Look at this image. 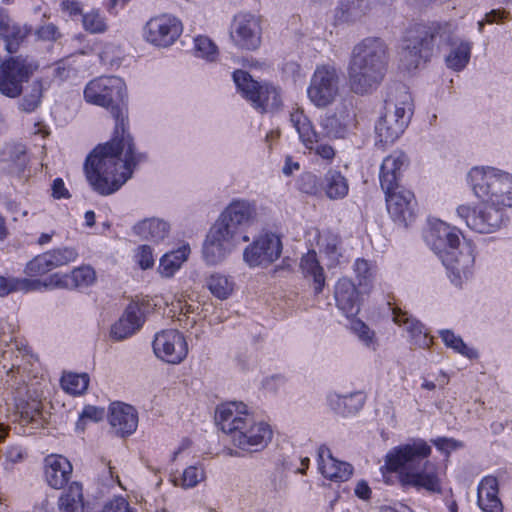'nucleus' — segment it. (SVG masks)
Instances as JSON below:
<instances>
[{
	"instance_id": "1",
	"label": "nucleus",
	"mask_w": 512,
	"mask_h": 512,
	"mask_svg": "<svg viewBox=\"0 0 512 512\" xmlns=\"http://www.w3.org/2000/svg\"><path fill=\"white\" fill-rule=\"evenodd\" d=\"M125 98V82L117 76L95 78L84 89L86 102L106 108L115 120L111 140L95 147L84 166L90 186L104 196L118 191L132 177L136 167L146 160V155L137 151L127 129Z\"/></svg>"
},
{
	"instance_id": "2",
	"label": "nucleus",
	"mask_w": 512,
	"mask_h": 512,
	"mask_svg": "<svg viewBox=\"0 0 512 512\" xmlns=\"http://www.w3.org/2000/svg\"><path fill=\"white\" fill-rule=\"evenodd\" d=\"M467 182L480 202L458 205L457 217L478 234L502 229L508 221L507 209L512 208V174L492 166H475L469 170Z\"/></svg>"
},
{
	"instance_id": "3",
	"label": "nucleus",
	"mask_w": 512,
	"mask_h": 512,
	"mask_svg": "<svg viewBox=\"0 0 512 512\" xmlns=\"http://www.w3.org/2000/svg\"><path fill=\"white\" fill-rule=\"evenodd\" d=\"M432 448L423 439H413L393 447L385 456L383 469L398 474V481L404 490L415 489L429 494L443 491V469L429 460Z\"/></svg>"
},
{
	"instance_id": "4",
	"label": "nucleus",
	"mask_w": 512,
	"mask_h": 512,
	"mask_svg": "<svg viewBox=\"0 0 512 512\" xmlns=\"http://www.w3.org/2000/svg\"><path fill=\"white\" fill-rule=\"evenodd\" d=\"M387 61V45L381 38L367 37L357 43L348 65L351 90L363 95L375 89L383 80Z\"/></svg>"
},
{
	"instance_id": "5",
	"label": "nucleus",
	"mask_w": 512,
	"mask_h": 512,
	"mask_svg": "<svg viewBox=\"0 0 512 512\" xmlns=\"http://www.w3.org/2000/svg\"><path fill=\"white\" fill-rule=\"evenodd\" d=\"M413 115L411 94L405 87H400L388 94L376 125L378 140L385 144L394 143L407 128Z\"/></svg>"
},
{
	"instance_id": "6",
	"label": "nucleus",
	"mask_w": 512,
	"mask_h": 512,
	"mask_svg": "<svg viewBox=\"0 0 512 512\" xmlns=\"http://www.w3.org/2000/svg\"><path fill=\"white\" fill-rule=\"evenodd\" d=\"M433 23L416 25L408 30L402 40L399 51V65L405 71L411 72L426 63L434 50Z\"/></svg>"
},
{
	"instance_id": "7",
	"label": "nucleus",
	"mask_w": 512,
	"mask_h": 512,
	"mask_svg": "<svg viewBox=\"0 0 512 512\" xmlns=\"http://www.w3.org/2000/svg\"><path fill=\"white\" fill-rule=\"evenodd\" d=\"M249 236L235 232L220 219H216L209 228L202 245V258L209 266L222 263L242 242H248Z\"/></svg>"
},
{
	"instance_id": "8",
	"label": "nucleus",
	"mask_w": 512,
	"mask_h": 512,
	"mask_svg": "<svg viewBox=\"0 0 512 512\" xmlns=\"http://www.w3.org/2000/svg\"><path fill=\"white\" fill-rule=\"evenodd\" d=\"M342 78L339 69L331 63L317 65L307 86L309 101L319 109L336 102L341 94Z\"/></svg>"
},
{
	"instance_id": "9",
	"label": "nucleus",
	"mask_w": 512,
	"mask_h": 512,
	"mask_svg": "<svg viewBox=\"0 0 512 512\" xmlns=\"http://www.w3.org/2000/svg\"><path fill=\"white\" fill-rule=\"evenodd\" d=\"M434 47L439 43L448 45V52L445 55L446 66L459 72L465 69L470 61L473 43L459 36L456 27L451 23H433Z\"/></svg>"
},
{
	"instance_id": "10",
	"label": "nucleus",
	"mask_w": 512,
	"mask_h": 512,
	"mask_svg": "<svg viewBox=\"0 0 512 512\" xmlns=\"http://www.w3.org/2000/svg\"><path fill=\"white\" fill-rule=\"evenodd\" d=\"M233 81L243 96L261 113L271 112L281 106L280 91L269 83H259L243 70L233 73Z\"/></svg>"
},
{
	"instance_id": "11",
	"label": "nucleus",
	"mask_w": 512,
	"mask_h": 512,
	"mask_svg": "<svg viewBox=\"0 0 512 512\" xmlns=\"http://www.w3.org/2000/svg\"><path fill=\"white\" fill-rule=\"evenodd\" d=\"M440 259L456 287H462L473 277L475 247L470 242H463L457 248L445 252Z\"/></svg>"
},
{
	"instance_id": "12",
	"label": "nucleus",
	"mask_w": 512,
	"mask_h": 512,
	"mask_svg": "<svg viewBox=\"0 0 512 512\" xmlns=\"http://www.w3.org/2000/svg\"><path fill=\"white\" fill-rule=\"evenodd\" d=\"M229 36L232 43L239 49L256 50L261 45L262 27L258 16L240 12L230 24Z\"/></svg>"
},
{
	"instance_id": "13",
	"label": "nucleus",
	"mask_w": 512,
	"mask_h": 512,
	"mask_svg": "<svg viewBox=\"0 0 512 512\" xmlns=\"http://www.w3.org/2000/svg\"><path fill=\"white\" fill-rule=\"evenodd\" d=\"M282 242L274 233H263L243 251V260L249 267H267L281 255Z\"/></svg>"
},
{
	"instance_id": "14",
	"label": "nucleus",
	"mask_w": 512,
	"mask_h": 512,
	"mask_svg": "<svg viewBox=\"0 0 512 512\" xmlns=\"http://www.w3.org/2000/svg\"><path fill=\"white\" fill-rule=\"evenodd\" d=\"M156 357L169 364H179L188 355V344L177 329H163L154 335L152 342Z\"/></svg>"
},
{
	"instance_id": "15",
	"label": "nucleus",
	"mask_w": 512,
	"mask_h": 512,
	"mask_svg": "<svg viewBox=\"0 0 512 512\" xmlns=\"http://www.w3.org/2000/svg\"><path fill=\"white\" fill-rule=\"evenodd\" d=\"M272 429L264 421H258L253 415L235 432L231 440L234 446L247 452L264 449L272 439Z\"/></svg>"
},
{
	"instance_id": "16",
	"label": "nucleus",
	"mask_w": 512,
	"mask_h": 512,
	"mask_svg": "<svg viewBox=\"0 0 512 512\" xmlns=\"http://www.w3.org/2000/svg\"><path fill=\"white\" fill-rule=\"evenodd\" d=\"M260 210L261 208L255 201L234 199L224 208L218 219L235 232L246 234L244 230L259 221Z\"/></svg>"
},
{
	"instance_id": "17",
	"label": "nucleus",
	"mask_w": 512,
	"mask_h": 512,
	"mask_svg": "<svg viewBox=\"0 0 512 512\" xmlns=\"http://www.w3.org/2000/svg\"><path fill=\"white\" fill-rule=\"evenodd\" d=\"M181 33V22L176 17L167 14L150 19L144 29L145 39L159 47L170 46Z\"/></svg>"
},
{
	"instance_id": "18",
	"label": "nucleus",
	"mask_w": 512,
	"mask_h": 512,
	"mask_svg": "<svg viewBox=\"0 0 512 512\" xmlns=\"http://www.w3.org/2000/svg\"><path fill=\"white\" fill-rule=\"evenodd\" d=\"M29 78V64L26 59L11 58L0 67V92L8 97H16L22 92L23 82Z\"/></svg>"
},
{
	"instance_id": "19",
	"label": "nucleus",
	"mask_w": 512,
	"mask_h": 512,
	"mask_svg": "<svg viewBox=\"0 0 512 512\" xmlns=\"http://www.w3.org/2000/svg\"><path fill=\"white\" fill-rule=\"evenodd\" d=\"M460 235L461 231L456 226L442 220H434L425 234V240L441 258L442 254L462 244Z\"/></svg>"
},
{
	"instance_id": "20",
	"label": "nucleus",
	"mask_w": 512,
	"mask_h": 512,
	"mask_svg": "<svg viewBox=\"0 0 512 512\" xmlns=\"http://www.w3.org/2000/svg\"><path fill=\"white\" fill-rule=\"evenodd\" d=\"M388 213L394 221L408 225L415 218L417 203L414 194L405 188L395 187L384 191Z\"/></svg>"
},
{
	"instance_id": "21",
	"label": "nucleus",
	"mask_w": 512,
	"mask_h": 512,
	"mask_svg": "<svg viewBox=\"0 0 512 512\" xmlns=\"http://www.w3.org/2000/svg\"><path fill=\"white\" fill-rule=\"evenodd\" d=\"M318 469L327 479L337 482L347 481L353 474L351 464L333 457L330 449L321 445L317 450Z\"/></svg>"
},
{
	"instance_id": "22",
	"label": "nucleus",
	"mask_w": 512,
	"mask_h": 512,
	"mask_svg": "<svg viewBox=\"0 0 512 512\" xmlns=\"http://www.w3.org/2000/svg\"><path fill=\"white\" fill-rule=\"evenodd\" d=\"M251 417L242 402H229L217 408L216 421L221 430L231 437Z\"/></svg>"
},
{
	"instance_id": "23",
	"label": "nucleus",
	"mask_w": 512,
	"mask_h": 512,
	"mask_svg": "<svg viewBox=\"0 0 512 512\" xmlns=\"http://www.w3.org/2000/svg\"><path fill=\"white\" fill-rule=\"evenodd\" d=\"M109 412V423L117 435L126 436L135 432L138 415L132 406L114 402L110 405Z\"/></svg>"
},
{
	"instance_id": "24",
	"label": "nucleus",
	"mask_w": 512,
	"mask_h": 512,
	"mask_svg": "<svg viewBox=\"0 0 512 512\" xmlns=\"http://www.w3.org/2000/svg\"><path fill=\"white\" fill-rule=\"evenodd\" d=\"M72 470V464L62 455L51 454L44 460L45 480L54 489H61L68 483Z\"/></svg>"
},
{
	"instance_id": "25",
	"label": "nucleus",
	"mask_w": 512,
	"mask_h": 512,
	"mask_svg": "<svg viewBox=\"0 0 512 512\" xmlns=\"http://www.w3.org/2000/svg\"><path fill=\"white\" fill-rule=\"evenodd\" d=\"M144 323V312L137 303H130L119 320L111 327V337L123 340L133 335Z\"/></svg>"
},
{
	"instance_id": "26",
	"label": "nucleus",
	"mask_w": 512,
	"mask_h": 512,
	"mask_svg": "<svg viewBox=\"0 0 512 512\" xmlns=\"http://www.w3.org/2000/svg\"><path fill=\"white\" fill-rule=\"evenodd\" d=\"M408 159L401 151H394L384 158L380 167V184L384 191L393 190L398 187V180L404 167L407 166Z\"/></svg>"
},
{
	"instance_id": "27",
	"label": "nucleus",
	"mask_w": 512,
	"mask_h": 512,
	"mask_svg": "<svg viewBox=\"0 0 512 512\" xmlns=\"http://www.w3.org/2000/svg\"><path fill=\"white\" fill-rule=\"evenodd\" d=\"M78 256V251L74 247H59L34 257V266L38 272L45 273L52 269L75 262Z\"/></svg>"
},
{
	"instance_id": "28",
	"label": "nucleus",
	"mask_w": 512,
	"mask_h": 512,
	"mask_svg": "<svg viewBox=\"0 0 512 512\" xmlns=\"http://www.w3.org/2000/svg\"><path fill=\"white\" fill-rule=\"evenodd\" d=\"M334 297L337 307L347 316H355L360 310V297L355 284L341 278L335 285Z\"/></svg>"
},
{
	"instance_id": "29",
	"label": "nucleus",
	"mask_w": 512,
	"mask_h": 512,
	"mask_svg": "<svg viewBox=\"0 0 512 512\" xmlns=\"http://www.w3.org/2000/svg\"><path fill=\"white\" fill-rule=\"evenodd\" d=\"M391 310L393 321L404 328L409 334L410 341L413 345L419 348H428L431 345L432 339L428 336L426 329L418 320L410 317L406 312L397 307H393Z\"/></svg>"
},
{
	"instance_id": "30",
	"label": "nucleus",
	"mask_w": 512,
	"mask_h": 512,
	"mask_svg": "<svg viewBox=\"0 0 512 512\" xmlns=\"http://www.w3.org/2000/svg\"><path fill=\"white\" fill-rule=\"evenodd\" d=\"M498 481L493 476L484 477L477 490V503L482 512H503V505L498 497Z\"/></svg>"
},
{
	"instance_id": "31",
	"label": "nucleus",
	"mask_w": 512,
	"mask_h": 512,
	"mask_svg": "<svg viewBox=\"0 0 512 512\" xmlns=\"http://www.w3.org/2000/svg\"><path fill=\"white\" fill-rule=\"evenodd\" d=\"M170 228L167 221L152 217L137 222L133 226V232L142 240L159 243L168 237Z\"/></svg>"
},
{
	"instance_id": "32",
	"label": "nucleus",
	"mask_w": 512,
	"mask_h": 512,
	"mask_svg": "<svg viewBox=\"0 0 512 512\" xmlns=\"http://www.w3.org/2000/svg\"><path fill=\"white\" fill-rule=\"evenodd\" d=\"M290 122L299 135V139L307 149H314L319 142V134L315 131L310 119L303 110L296 108L290 113Z\"/></svg>"
},
{
	"instance_id": "33",
	"label": "nucleus",
	"mask_w": 512,
	"mask_h": 512,
	"mask_svg": "<svg viewBox=\"0 0 512 512\" xmlns=\"http://www.w3.org/2000/svg\"><path fill=\"white\" fill-rule=\"evenodd\" d=\"M190 253L189 244H183L176 250L167 252L160 258L158 272L162 277H172L181 268L182 264L187 261Z\"/></svg>"
},
{
	"instance_id": "34",
	"label": "nucleus",
	"mask_w": 512,
	"mask_h": 512,
	"mask_svg": "<svg viewBox=\"0 0 512 512\" xmlns=\"http://www.w3.org/2000/svg\"><path fill=\"white\" fill-rule=\"evenodd\" d=\"M300 269L306 278L313 279L315 293H321L325 286V274L315 251H308L305 255L302 256L300 261Z\"/></svg>"
},
{
	"instance_id": "35",
	"label": "nucleus",
	"mask_w": 512,
	"mask_h": 512,
	"mask_svg": "<svg viewBox=\"0 0 512 512\" xmlns=\"http://www.w3.org/2000/svg\"><path fill=\"white\" fill-rule=\"evenodd\" d=\"M60 512H83L82 486L78 482L70 484L58 502Z\"/></svg>"
},
{
	"instance_id": "36",
	"label": "nucleus",
	"mask_w": 512,
	"mask_h": 512,
	"mask_svg": "<svg viewBox=\"0 0 512 512\" xmlns=\"http://www.w3.org/2000/svg\"><path fill=\"white\" fill-rule=\"evenodd\" d=\"M322 186L330 199H342L348 194V183L338 171L330 170L325 174Z\"/></svg>"
},
{
	"instance_id": "37",
	"label": "nucleus",
	"mask_w": 512,
	"mask_h": 512,
	"mask_svg": "<svg viewBox=\"0 0 512 512\" xmlns=\"http://www.w3.org/2000/svg\"><path fill=\"white\" fill-rule=\"evenodd\" d=\"M368 6L361 0H348L336 13L337 21L354 24L360 21L367 13Z\"/></svg>"
},
{
	"instance_id": "38",
	"label": "nucleus",
	"mask_w": 512,
	"mask_h": 512,
	"mask_svg": "<svg viewBox=\"0 0 512 512\" xmlns=\"http://www.w3.org/2000/svg\"><path fill=\"white\" fill-rule=\"evenodd\" d=\"M196 309H198V306L195 307L179 298L171 303L170 312L173 313V317L178 314L177 321L181 328L189 330L193 328L197 322Z\"/></svg>"
},
{
	"instance_id": "39",
	"label": "nucleus",
	"mask_w": 512,
	"mask_h": 512,
	"mask_svg": "<svg viewBox=\"0 0 512 512\" xmlns=\"http://www.w3.org/2000/svg\"><path fill=\"white\" fill-rule=\"evenodd\" d=\"M60 384L66 393L73 396L81 395L88 388L89 376L86 373L67 372L62 375Z\"/></svg>"
},
{
	"instance_id": "40",
	"label": "nucleus",
	"mask_w": 512,
	"mask_h": 512,
	"mask_svg": "<svg viewBox=\"0 0 512 512\" xmlns=\"http://www.w3.org/2000/svg\"><path fill=\"white\" fill-rule=\"evenodd\" d=\"M354 272L362 291L370 292L376 279V269L368 261L357 259L354 263Z\"/></svg>"
},
{
	"instance_id": "41",
	"label": "nucleus",
	"mask_w": 512,
	"mask_h": 512,
	"mask_svg": "<svg viewBox=\"0 0 512 512\" xmlns=\"http://www.w3.org/2000/svg\"><path fill=\"white\" fill-rule=\"evenodd\" d=\"M440 337L443 340L444 344L453 349L455 352L467 357L468 359H476L478 358V352L476 349L467 346V344L462 340V338L456 335L451 330H442L440 331Z\"/></svg>"
},
{
	"instance_id": "42",
	"label": "nucleus",
	"mask_w": 512,
	"mask_h": 512,
	"mask_svg": "<svg viewBox=\"0 0 512 512\" xmlns=\"http://www.w3.org/2000/svg\"><path fill=\"white\" fill-rule=\"evenodd\" d=\"M207 287L215 297L224 300L231 295L234 284L229 277L215 273L207 279Z\"/></svg>"
},
{
	"instance_id": "43",
	"label": "nucleus",
	"mask_w": 512,
	"mask_h": 512,
	"mask_svg": "<svg viewBox=\"0 0 512 512\" xmlns=\"http://www.w3.org/2000/svg\"><path fill=\"white\" fill-rule=\"evenodd\" d=\"M194 55L207 62H215L219 56L217 45L208 36L199 35L194 38Z\"/></svg>"
},
{
	"instance_id": "44",
	"label": "nucleus",
	"mask_w": 512,
	"mask_h": 512,
	"mask_svg": "<svg viewBox=\"0 0 512 512\" xmlns=\"http://www.w3.org/2000/svg\"><path fill=\"white\" fill-rule=\"evenodd\" d=\"M205 478L206 474L201 466H189L181 474L173 477V483L176 486L189 489L197 486Z\"/></svg>"
},
{
	"instance_id": "45",
	"label": "nucleus",
	"mask_w": 512,
	"mask_h": 512,
	"mask_svg": "<svg viewBox=\"0 0 512 512\" xmlns=\"http://www.w3.org/2000/svg\"><path fill=\"white\" fill-rule=\"evenodd\" d=\"M321 126L329 138L341 139L348 133V125L336 115L325 116L321 121Z\"/></svg>"
},
{
	"instance_id": "46",
	"label": "nucleus",
	"mask_w": 512,
	"mask_h": 512,
	"mask_svg": "<svg viewBox=\"0 0 512 512\" xmlns=\"http://www.w3.org/2000/svg\"><path fill=\"white\" fill-rule=\"evenodd\" d=\"M31 287V281L26 278H6L0 276V297L17 291L29 292Z\"/></svg>"
},
{
	"instance_id": "47",
	"label": "nucleus",
	"mask_w": 512,
	"mask_h": 512,
	"mask_svg": "<svg viewBox=\"0 0 512 512\" xmlns=\"http://www.w3.org/2000/svg\"><path fill=\"white\" fill-rule=\"evenodd\" d=\"M321 253L327 259V266L329 268L335 267L340 264L342 258V252L339 246V240L335 237L326 239L325 243L321 245Z\"/></svg>"
},
{
	"instance_id": "48",
	"label": "nucleus",
	"mask_w": 512,
	"mask_h": 512,
	"mask_svg": "<svg viewBox=\"0 0 512 512\" xmlns=\"http://www.w3.org/2000/svg\"><path fill=\"white\" fill-rule=\"evenodd\" d=\"M74 286L88 287L96 281V273L89 265H83L75 268L70 275Z\"/></svg>"
},
{
	"instance_id": "49",
	"label": "nucleus",
	"mask_w": 512,
	"mask_h": 512,
	"mask_svg": "<svg viewBox=\"0 0 512 512\" xmlns=\"http://www.w3.org/2000/svg\"><path fill=\"white\" fill-rule=\"evenodd\" d=\"M83 26L90 33H103L107 29L104 17L98 11H91L83 15Z\"/></svg>"
},
{
	"instance_id": "50",
	"label": "nucleus",
	"mask_w": 512,
	"mask_h": 512,
	"mask_svg": "<svg viewBox=\"0 0 512 512\" xmlns=\"http://www.w3.org/2000/svg\"><path fill=\"white\" fill-rule=\"evenodd\" d=\"M351 330L366 347L375 348V333L364 322L358 319L353 320Z\"/></svg>"
},
{
	"instance_id": "51",
	"label": "nucleus",
	"mask_w": 512,
	"mask_h": 512,
	"mask_svg": "<svg viewBox=\"0 0 512 512\" xmlns=\"http://www.w3.org/2000/svg\"><path fill=\"white\" fill-rule=\"evenodd\" d=\"M511 18L510 13L504 9H493L484 15L477 23L478 32L483 33L486 24H502Z\"/></svg>"
},
{
	"instance_id": "52",
	"label": "nucleus",
	"mask_w": 512,
	"mask_h": 512,
	"mask_svg": "<svg viewBox=\"0 0 512 512\" xmlns=\"http://www.w3.org/2000/svg\"><path fill=\"white\" fill-rule=\"evenodd\" d=\"M20 33V29L13 24L6 11L0 8V36L17 39Z\"/></svg>"
},
{
	"instance_id": "53",
	"label": "nucleus",
	"mask_w": 512,
	"mask_h": 512,
	"mask_svg": "<svg viewBox=\"0 0 512 512\" xmlns=\"http://www.w3.org/2000/svg\"><path fill=\"white\" fill-rule=\"evenodd\" d=\"M66 276L62 277L59 274H53L46 277L43 280H34V290H39L42 288L45 289H54L61 288L66 286Z\"/></svg>"
},
{
	"instance_id": "54",
	"label": "nucleus",
	"mask_w": 512,
	"mask_h": 512,
	"mask_svg": "<svg viewBox=\"0 0 512 512\" xmlns=\"http://www.w3.org/2000/svg\"><path fill=\"white\" fill-rule=\"evenodd\" d=\"M136 261L142 269H149L154 265L152 248L148 245H141L136 252Z\"/></svg>"
},
{
	"instance_id": "55",
	"label": "nucleus",
	"mask_w": 512,
	"mask_h": 512,
	"mask_svg": "<svg viewBox=\"0 0 512 512\" xmlns=\"http://www.w3.org/2000/svg\"><path fill=\"white\" fill-rule=\"evenodd\" d=\"M102 512H133V510L124 498L118 497L108 502Z\"/></svg>"
},
{
	"instance_id": "56",
	"label": "nucleus",
	"mask_w": 512,
	"mask_h": 512,
	"mask_svg": "<svg viewBox=\"0 0 512 512\" xmlns=\"http://www.w3.org/2000/svg\"><path fill=\"white\" fill-rule=\"evenodd\" d=\"M105 411L103 408L95 407V406H86L81 413V420L84 421L86 419L97 422L104 418Z\"/></svg>"
},
{
	"instance_id": "57",
	"label": "nucleus",
	"mask_w": 512,
	"mask_h": 512,
	"mask_svg": "<svg viewBox=\"0 0 512 512\" xmlns=\"http://www.w3.org/2000/svg\"><path fill=\"white\" fill-rule=\"evenodd\" d=\"M51 189L52 197L55 199H68L71 197L69 190L66 188L61 178L54 179Z\"/></svg>"
},
{
	"instance_id": "58",
	"label": "nucleus",
	"mask_w": 512,
	"mask_h": 512,
	"mask_svg": "<svg viewBox=\"0 0 512 512\" xmlns=\"http://www.w3.org/2000/svg\"><path fill=\"white\" fill-rule=\"evenodd\" d=\"M432 443L437 447V449L447 454L460 446L456 440L445 437L432 440Z\"/></svg>"
},
{
	"instance_id": "59",
	"label": "nucleus",
	"mask_w": 512,
	"mask_h": 512,
	"mask_svg": "<svg viewBox=\"0 0 512 512\" xmlns=\"http://www.w3.org/2000/svg\"><path fill=\"white\" fill-rule=\"evenodd\" d=\"M16 409L20 417L19 422L21 425L26 426L32 422V412L30 411L28 404L24 405L23 403H17Z\"/></svg>"
},
{
	"instance_id": "60",
	"label": "nucleus",
	"mask_w": 512,
	"mask_h": 512,
	"mask_svg": "<svg viewBox=\"0 0 512 512\" xmlns=\"http://www.w3.org/2000/svg\"><path fill=\"white\" fill-rule=\"evenodd\" d=\"M61 6L63 11L71 16L81 14L82 12L81 3L78 0H62Z\"/></svg>"
},
{
	"instance_id": "61",
	"label": "nucleus",
	"mask_w": 512,
	"mask_h": 512,
	"mask_svg": "<svg viewBox=\"0 0 512 512\" xmlns=\"http://www.w3.org/2000/svg\"><path fill=\"white\" fill-rule=\"evenodd\" d=\"M57 33V28L53 24H48L37 31V36L43 40H55Z\"/></svg>"
},
{
	"instance_id": "62",
	"label": "nucleus",
	"mask_w": 512,
	"mask_h": 512,
	"mask_svg": "<svg viewBox=\"0 0 512 512\" xmlns=\"http://www.w3.org/2000/svg\"><path fill=\"white\" fill-rule=\"evenodd\" d=\"M15 154V158H13L15 171L20 173L23 171V167L26 163L25 151L21 145L15 147Z\"/></svg>"
},
{
	"instance_id": "63",
	"label": "nucleus",
	"mask_w": 512,
	"mask_h": 512,
	"mask_svg": "<svg viewBox=\"0 0 512 512\" xmlns=\"http://www.w3.org/2000/svg\"><path fill=\"white\" fill-rule=\"evenodd\" d=\"M315 152L317 155H319L321 158L325 160H331L335 156V151L333 147L327 144H321L316 146Z\"/></svg>"
},
{
	"instance_id": "64",
	"label": "nucleus",
	"mask_w": 512,
	"mask_h": 512,
	"mask_svg": "<svg viewBox=\"0 0 512 512\" xmlns=\"http://www.w3.org/2000/svg\"><path fill=\"white\" fill-rule=\"evenodd\" d=\"M355 494L360 499L367 500L370 498L371 489L365 481H359L355 487Z\"/></svg>"
}]
</instances>
